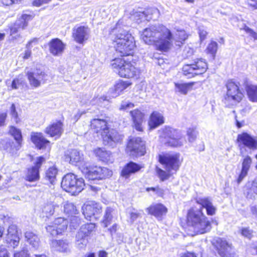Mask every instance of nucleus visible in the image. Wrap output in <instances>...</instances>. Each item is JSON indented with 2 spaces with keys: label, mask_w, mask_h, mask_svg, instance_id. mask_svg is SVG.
Segmentation results:
<instances>
[{
  "label": "nucleus",
  "mask_w": 257,
  "mask_h": 257,
  "mask_svg": "<svg viewBox=\"0 0 257 257\" xmlns=\"http://www.w3.org/2000/svg\"><path fill=\"white\" fill-rule=\"evenodd\" d=\"M141 37L146 44L154 45L161 51H167L170 48L173 38L171 31L163 25L145 29Z\"/></svg>",
  "instance_id": "nucleus-1"
},
{
  "label": "nucleus",
  "mask_w": 257,
  "mask_h": 257,
  "mask_svg": "<svg viewBox=\"0 0 257 257\" xmlns=\"http://www.w3.org/2000/svg\"><path fill=\"white\" fill-rule=\"evenodd\" d=\"M187 223L189 230L196 234H203L211 229L210 222L203 213L201 208L190 209L187 213Z\"/></svg>",
  "instance_id": "nucleus-2"
},
{
  "label": "nucleus",
  "mask_w": 257,
  "mask_h": 257,
  "mask_svg": "<svg viewBox=\"0 0 257 257\" xmlns=\"http://www.w3.org/2000/svg\"><path fill=\"white\" fill-rule=\"evenodd\" d=\"M110 65L114 71L121 77L132 78L139 73L138 68L130 61L123 58H117L112 60Z\"/></svg>",
  "instance_id": "nucleus-3"
},
{
  "label": "nucleus",
  "mask_w": 257,
  "mask_h": 257,
  "mask_svg": "<svg viewBox=\"0 0 257 257\" xmlns=\"http://www.w3.org/2000/svg\"><path fill=\"white\" fill-rule=\"evenodd\" d=\"M85 186L83 179L77 178L73 174H67L62 179L61 187L65 191L72 195H76L81 192Z\"/></svg>",
  "instance_id": "nucleus-4"
},
{
  "label": "nucleus",
  "mask_w": 257,
  "mask_h": 257,
  "mask_svg": "<svg viewBox=\"0 0 257 257\" xmlns=\"http://www.w3.org/2000/svg\"><path fill=\"white\" fill-rule=\"evenodd\" d=\"M238 84L232 81H228L226 83L227 91L223 100L226 106H233L242 100L243 94L240 90Z\"/></svg>",
  "instance_id": "nucleus-5"
},
{
  "label": "nucleus",
  "mask_w": 257,
  "mask_h": 257,
  "mask_svg": "<svg viewBox=\"0 0 257 257\" xmlns=\"http://www.w3.org/2000/svg\"><path fill=\"white\" fill-rule=\"evenodd\" d=\"M81 172L89 180H100L110 177L112 171L107 168L86 165L81 167Z\"/></svg>",
  "instance_id": "nucleus-6"
},
{
  "label": "nucleus",
  "mask_w": 257,
  "mask_h": 257,
  "mask_svg": "<svg viewBox=\"0 0 257 257\" xmlns=\"http://www.w3.org/2000/svg\"><path fill=\"white\" fill-rule=\"evenodd\" d=\"M207 68V63L204 59H198L193 63L184 65L182 71L183 74L187 78H192L204 73Z\"/></svg>",
  "instance_id": "nucleus-7"
},
{
  "label": "nucleus",
  "mask_w": 257,
  "mask_h": 257,
  "mask_svg": "<svg viewBox=\"0 0 257 257\" xmlns=\"http://www.w3.org/2000/svg\"><path fill=\"white\" fill-rule=\"evenodd\" d=\"M180 154L174 153L159 156L160 162L164 165L165 169L169 172H177L181 166L182 161Z\"/></svg>",
  "instance_id": "nucleus-8"
},
{
  "label": "nucleus",
  "mask_w": 257,
  "mask_h": 257,
  "mask_svg": "<svg viewBox=\"0 0 257 257\" xmlns=\"http://www.w3.org/2000/svg\"><path fill=\"white\" fill-rule=\"evenodd\" d=\"M164 135L167 140L166 143L172 147H180L185 141L179 130L170 127H166L164 129Z\"/></svg>",
  "instance_id": "nucleus-9"
},
{
  "label": "nucleus",
  "mask_w": 257,
  "mask_h": 257,
  "mask_svg": "<svg viewBox=\"0 0 257 257\" xmlns=\"http://www.w3.org/2000/svg\"><path fill=\"white\" fill-rule=\"evenodd\" d=\"M26 75L30 86L34 88L39 87L42 84L45 83L48 79L47 74L39 69L27 71Z\"/></svg>",
  "instance_id": "nucleus-10"
},
{
  "label": "nucleus",
  "mask_w": 257,
  "mask_h": 257,
  "mask_svg": "<svg viewBox=\"0 0 257 257\" xmlns=\"http://www.w3.org/2000/svg\"><path fill=\"white\" fill-rule=\"evenodd\" d=\"M237 141L240 148V154L244 155L243 149L246 147L250 150L257 149V137H253L247 133H242L238 135Z\"/></svg>",
  "instance_id": "nucleus-11"
},
{
  "label": "nucleus",
  "mask_w": 257,
  "mask_h": 257,
  "mask_svg": "<svg viewBox=\"0 0 257 257\" xmlns=\"http://www.w3.org/2000/svg\"><path fill=\"white\" fill-rule=\"evenodd\" d=\"M127 150L130 155L135 156H142L146 153L145 143L141 138L131 139L127 144Z\"/></svg>",
  "instance_id": "nucleus-12"
},
{
  "label": "nucleus",
  "mask_w": 257,
  "mask_h": 257,
  "mask_svg": "<svg viewBox=\"0 0 257 257\" xmlns=\"http://www.w3.org/2000/svg\"><path fill=\"white\" fill-rule=\"evenodd\" d=\"M82 210L85 218L91 221L97 219L100 217L102 207L99 203L90 202L85 205L82 207Z\"/></svg>",
  "instance_id": "nucleus-13"
},
{
  "label": "nucleus",
  "mask_w": 257,
  "mask_h": 257,
  "mask_svg": "<svg viewBox=\"0 0 257 257\" xmlns=\"http://www.w3.org/2000/svg\"><path fill=\"white\" fill-rule=\"evenodd\" d=\"M110 35L113 41L116 44L118 43V41L121 40L120 42H126V40H133L134 37L125 30L119 24L117 23L114 28L111 29L110 32Z\"/></svg>",
  "instance_id": "nucleus-14"
},
{
  "label": "nucleus",
  "mask_w": 257,
  "mask_h": 257,
  "mask_svg": "<svg viewBox=\"0 0 257 257\" xmlns=\"http://www.w3.org/2000/svg\"><path fill=\"white\" fill-rule=\"evenodd\" d=\"M68 221L64 218L59 217L55 219L53 222L48 225L46 228L47 232L52 236L61 233L67 229Z\"/></svg>",
  "instance_id": "nucleus-15"
},
{
  "label": "nucleus",
  "mask_w": 257,
  "mask_h": 257,
  "mask_svg": "<svg viewBox=\"0 0 257 257\" xmlns=\"http://www.w3.org/2000/svg\"><path fill=\"white\" fill-rule=\"evenodd\" d=\"M45 161L44 157L42 156L37 157L34 162V165L28 169L26 180L29 182L38 180L40 178L39 169Z\"/></svg>",
  "instance_id": "nucleus-16"
},
{
  "label": "nucleus",
  "mask_w": 257,
  "mask_h": 257,
  "mask_svg": "<svg viewBox=\"0 0 257 257\" xmlns=\"http://www.w3.org/2000/svg\"><path fill=\"white\" fill-rule=\"evenodd\" d=\"M159 16V11L157 8H151L144 12H136L133 15L134 20L138 23L151 19L156 20Z\"/></svg>",
  "instance_id": "nucleus-17"
},
{
  "label": "nucleus",
  "mask_w": 257,
  "mask_h": 257,
  "mask_svg": "<svg viewBox=\"0 0 257 257\" xmlns=\"http://www.w3.org/2000/svg\"><path fill=\"white\" fill-rule=\"evenodd\" d=\"M33 16L30 15L23 14L21 17L17 20L15 23L10 29V34L15 39L19 37V35L15 36V34L21 30L25 29L28 26V22L31 20Z\"/></svg>",
  "instance_id": "nucleus-18"
},
{
  "label": "nucleus",
  "mask_w": 257,
  "mask_h": 257,
  "mask_svg": "<svg viewBox=\"0 0 257 257\" xmlns=\"http://www.w3.org/2000/svg\"><path fill=\"white\" fill-rule=\"evenodd\" d=\"M121 40L118 41V43L115 44V50L120 53L121 56H127L132 55L136 47L134 39L126 40V42H121Z\"/></svg>",
  "instance_id": "nucleus-19"
},
{
  "label": "nucleus",
  "mask_w": 257,
  "mask_h": 257,
  "mask_svg": "<svg viewBox=\"0 0 257 257\" xmlns=\"http://www.w3.org/2000/svg\"><path fill=\"white\" fill-rule=\"evenodd\" d=\"M90 30L87 27L79 26L73 30L72 36L78 43L82 44L89 38Z\"/></svg>",
  "instance_id": "nucleus-20"
},
{
  "label": "nucleus",
  "mask_w": 257,
  "mask_h": 257,
  "mask_svg": "<svg viewBox=\"0 0 257 257\" xmlns=\"http://www.w3.org/2000/svg\"><path fill=\"white\" fill-rule=\"evenodd\" d=\"M6 240L7 243L14 248L18 245L20 238L17 235L16 225L12 224L9 226L7 230Z\"/></svg>",
  "instance_id": "nucleus-21"
},
{
  "label": "nucleus",
  "mask_w": 257,
  "mask_h": 257,
  "mask_svg": "<svg viewBox=\"0 0 257 257\" xmlns=\"http://www.w3.org/2000/svg\"><path fill=\"white\" fill-rule=\"evenodd\" d=\"M48 46L50 53L55 56L61 55L65 48V45L58 38L52 39Z\"/></svg>",
  "instance_id": "nucleus-22"
},
{
  "label": "nucleus",
  "mask_w": 257,
  "mask_h": 257,
  "mask_svg": "<svg viewBox=\"0 0 257 257\" xmlns=\"http://www.w3.org/2000/svg\"><path fill=\"white\" fill-rule=\"evenodd\" d=\"M218 244L217 247L219 254L221 257H233V252L230 244L225 240L218 238L217 240Z\"/></svg>",
  "instance_id": "nucleus-23"
},
{
  "label": "nucleus",
  "mask_w": 257,
  "mask_h": 257,
  "mask_svg": "<svg viewBox=\"0 0 257 257\" xmlns=\"http://www.w3.org/2000/svg\"><path fill=\"white\" fill-rule=\"evenodd\" d=\"M196 202L201 206V209H206L208 215L213 216L215 214L216 208L213 205L212 199L210 197L198 198Z\"/></svg>",
  "instance_id": "nucleus-24"
},
{
  "label": "nucleus",
  "mask_w": 257,
  "mask_h": 257,
  "mask_svg": "<svg viewBox=\"0 0 257 257\" xmlns=\"http://www.w3.org/2000/svg\"><path fill=\"white\" fill-rule=\"evenodd\" d=\"M102 138L104 143L111 146H113V143L119 142L122 139V137L119 135L115 130H112L110 131H107L105 134L102 135Z\"/></svg>",
  "instance_id": "nucleus-25"
},
{
  "label": "nucleus",
  "mask_w": 257,
  "mask_h": 257,
  "mask_svg": "<svg viewBox=\"0 0 257 257\" xmlns=\"http://www.w3.org/2000/svg\"><path fill=\"white\" fill-rule=\"evenodd\" d=\"M132 84L130 81L118 80L116 82L114 87L109 89V93L111 97H116Z\"/></svg>",
  "instance_id": "nucleus-26"
},
{
  "label": "nucleus",
  "mask_w": 257,
  "mask_h": 257,
  "mask_svg": "<svg viewBox=\"0 0 257 257\" xmlns=\"http://www.w3.org/2000/svg\"><path fill=\"white\" fill-rule=\"evenodd\" d=\"M62 126V123L59 121L54 122L46 128L45 132L52 137L58 138L63 133Z\"/></svg>",
  "instance_id": "nucleus-27"
},
{
  "label": "nucleus",
  "mask_w": 257,
  "mask_h": 257,
  "mask_svg": "<svg viewBox=\"0 0 257 257\" xmlns=\"http://www.w3.org/2000/svg\"><path fill=\"white\" fill-rule=\"evenodd\" d=\"M91 128L96 133H100L101 136L107 131V122L105 119L94 118L91 121Z\"/></svg>",
  "instance_id": "nucleus-28"
},
{
  "label": "nucleus",
  "mask_w": 257,
  "mask_h": 257,
  "mask_svg": "<svg viewBox=\"0 0 257 257\" xmlns=\"http://www.w3.org/2000/svg\"><path fill=\"white\" fill-rule=\"evenodd\" d=\"M31 140L39 149H45L50 144V142L40 133H32Z\"/></svg>",
  "instance_id": "nucleus-29"
},
{
  "label": "nucleus",
  "mask_w": 257,
  "mask_h": 257,
  "mask_svg": "<svg viewBox=\"0 0 257 257\" xmlns=\"http://www.w3.org/2000/svg\"><path fill=\"white\" fill-rule=\"evenodd\" d=\"M64 160L71 164H76L83 160V155L77 150H71L66 152Z\"/></svg>",
  "instance_id": "nucleus-30"
},
{
  "label": "nucleus",
  "mask_w": 257,
  "mask_h": 257,
  "mask_svg": "<svg viewBox=\"0 0 257 257\" xmlns=\"http://www.w3.org/2000/svg\"><path fill=\"white\" fill-rule=\"evenodd\" d=\"M148 213L158 218H161L167 212V208L162 204L152 205L146 209Z\"/></svg>",
  "instance_id": "nucleus-31"
},
{
  "label": "nucleus",
  "mask_w": 257,
  "mask_h": 257,
  "mask_svg": "<svg viewBox=\"0 0 257 257\" xmlns=\"http://www.w3.org/2000/svg\"><path fill=\"white\" fill-rule=\"evenodd\" d=\"M164 123L163 114L158 111H154L151 114L149 121V125L151 129L155 128Z\"/></svg>",
  "instance_id": "nucleus-32"
},
{
  "label": "nucleus",
  "mask_w": 257,
  "mask_h": 257,
  "mask_svg": "<svg viewBox=\"0 0 257 257\" xmlns=\"http://www.w3.org/2000/svg\"><path fill=\"white\" fill-rule=\"evenodd\" d=\"M95 155L102 162L112 163L114 160L113 155L104 149L97 148L94 150Z\"/></svg>",
  "instance_id": "nucleus-33"
},
{
  "label": "nucleus",
  "mask_w": 257,
  "mask_h": 257,
  "mask_svg": "<svg viewBox=\"0 0 257 257\" xmlns=\"http://www.w3.org/2000/svg\"><path fill=\"white\" fill-rule=\"evenodd\" d=\"M130 113L133 120L134 127L136 130L140 132L143 131V113L138 109L131 111Z\"/></svg>",
  "instance_id": "nucleus-34"
},
{
  "label": "nucleus",
  "mask_w": 257,
  "mask_h": 257,
  "mask_svg": "<svg viewBox=\"0 0 257 257\" xmlns=\"http://www.w3.org/2000/svg\"><path fill=\"white\" fill-rule=\"evenodd\" d=\"M142 168V167L138 164L130 162L124 167L121 171V175L122 177L127 178L131 174L139 171Z\"/></svg>",
  "instance_id": "nucleus-35"
},
{
  "label": "nucleus",
  "mask_w": 257,
  "mask_h": 257,
  "mask_svg": "<svg viewBox=\"0 0 257 257\" xmlns=\"http://www.w3.org/2000/svg\"><path fill=\"white\" fill-rule=\"evenodd\" d=\"M59 207L58 204L54 202L46 203L42 208V215L44 217H49L53 215Z\"/></svg>",
  "instance_id": "nucleus-36"
},
{
  "label": "nucleus",
  "mask_w": 257,
  "mask_h": 257,
  "mask_svg": "<svg viewBox=\"0 0 257 257\" xmlns=\"http://www.w3.org/2000/svg\"><path fill=\"white\" fill-rule=\"evenodd\" d=\"M55 249L62 252L70 251L69 243L66 240H56L52 242Z\"/></svg>",
  "instance_id": "nucleus-37"
},
{
  "label": "nucleus",
  "mask_w": 257,
  "mask_h": 257,
  "mask_svg": "<svg viewBox=\"0 0 257 257\" xmlns=\"http://www.w3.org/2000/svg\"><path fill=\"white\" fill-rule=\"evenodd\" d=\"M27 241L34 248H37L39 245V239L38 236L31 231H27L25 233Z\"/></svg>",
  "instance_id": "nucleus-38"
},
{
  "label": "nucleus",
  "mask_w": 257,
  "mask_h": 257,
  "mask_svg": "<svg viewBox=\"0 0 257 257\" xmlns=\"http://www.w3.org/2000/svg\"><path fill=\"white\" fill-rule=\"evenodd\" d=\"M194 85V83H175V90L182 94H186L188 91H190Z\"/></svg>",
  "instance_id": "nucleus-39"
},
{
  "label": "nucleus",
  "mask_w": 257,
  "mask_h": 257,
  "mask_svg": "<svg viewBox=\"0 0 257 257\" xmlns=\"http://www.w3.org/2000/svg\"><path fill=\"white\" fill-rule=\"evenodd\" d=\"M114 209L110 207H107L105 210L103 216L102 223L104 227H106L112 223Z\"/></svg>",
  "instance_id": "nucleus-40"
},
{
  "label": "nucleus",
  "mask_w": 257,
  "mask_h": 257,
  "mask_svg": "<svg viewBox=\"0 0 257 257\" xmlns=\"http://www.w3.org/2000/svg\"><path fill=\"white\" fill-rule=\"evenodd\" d=\"M88 243V239L85 235L77 232L75 238V245L79 248L82 249L85 247Z\"/></svg>",
  "instance_id": "nucleus-41"
},
{
  "label": "nucleus",
  "mask_w": 257,
  "mask_h": 257,
  "mask_svg": "<svg viewBox=\"0 0 257 257\" xmlns=\"http://www.w3.org/2000/svg\"><path fill=\"white\" fill-rule=\"evenodd\" d=\"M95 228V224L94 223H87L82 225L78 232L87 237L94 231Z\"/></svg>",
  "instance_id": "nucleus-42"
},
{
  "label": "nucleus",
  "mask_w": 257,
  "mask_h": 257,
  "mask_svg": "<svg viewBox=\"0 0 257 257\" xmlns=\"http://www.w3.org/2000/svg\"><path fill=\"white\" fill-rule=\"evenodd\" d=\"M57 173L58 170L56 167H50L46 172V179L48 180L50 183L53 184L56 180Z\"/></svg>",
  "instance_id": "nucleus-43"
},
{
  "label": "nucleus",
  "mask_w": 257,
  "mask_h": 257,
  "mask_svg": "<svg viewBox=\"0 0 257 257\" xmlns=\"http://www.w3.org/2000/svg\"><path fill=\"white\" fill-rule=\"evenodd\" d=\"M64 212L69 215L76 214L77 213V210L73 203L67 201L64 203Z\"/></svg>",
  "instance_id": "nucleus-44"
},
{
  "label": "nucleus",
  "mask_w": 257,
  "mask_h": 257,
  "mask_svg": "<svg viewBox=\"0 0 257 257\" xmlns=\"http://www.w3.org/2000/svg\"><path fill=\"white\" fill-rule=\"evenodd\" d=\"M9 133L13 136L17 142L20 144L22 140V133L20 130L16 128L15 126H11L9 130Z\"/></svg>",
  "instance_id": "nucleus-45"
},
{
  "label": "nucleus",
  "mask_w": 257,
  "mask_h": 257,
  "mask_svg": "<svg viewBox=\"0 0 257 257\" xmlns=\"http://www.w3.org/2000/svg\"><path fill=\"white\" fill-rule=\"evenodd\" d=\"M247 93L250 100L257 102V86H249L247 89Z\"/></svg>",
  "instance_id": "nucleus-46"
},
{
  "label": "nucleus",
  "mask_w": 257,
  "mask_h": 257,
  "mask_svg": "<svg viewBox=\"0 0 257 257\" xmlns=\"http://www.w3.org/2000/svg\"><path fill=\"white\" fill-rule=\"evenodd\" d=\"M218 49V44L217 43L213 41H211L210 43L208 45L207 48L206 49V52L208 54H210L211 55L212 57L214 59L215 56V54L217 52Z\"/></svg>",
  "instance_id": "nucleus-47"
},
{
  "label": "nucleus",
  "mask_w": 257,
  "mask_h": 257,
  "mask_svg": "<svg viewBox=\"0 0 257 257\" xmlns=\"http://www.w3.org/2000/svg\"><path fill=\"white\" fill-rule=\"evenodd\" d=\"M28 250L26 246L24 244L21 245V250L15 251L14 254V257H29Z\"/></svg>",
  "instance_id": "nucleus-48"
},
{
  "label": "nucleus",
  "mask_w": 257,
  "mask_h": 257,
  "mask_svg": "<svg viewBox=\"0 0 257 257\" xmlns=\"http://www.w3.org/2000/svg\"><path fill=\"white\" fill-rule=\"evenodd\" d=\"M24 75L23 74L19 75L17 78L13 80L12 88L15 89H18L19 85H22L24 83Z\"/></svg>",
  "instance_id": "nucleus-49"
},
{
  "label": "nucleus",
  "mask_w": 257,
  "mask_h": 257,
  "mask_svg": "<svg viewBox=\"0 0 257 257\" xmlns=\"http://www.w3.org/2000/svg\"><path fill=\"white\" fill-rule=\"evenodd\" d=\"M187 135L189 142H193L196 140L198 133L196 131L195 128L190 127L187 130Z\"/></svg>",
  "instance_id": "nucleus-50"
},
{
  "label": "nucleus",
  "mask_w": 257,
  "mask_h": 257,
  "mask_svg": "<svg viewBox=\"0 0 257 257\" xmlns=\"http://www.w3.org/2000/svg\"><path fill=\"white\" fill-rule=\"evenodd\" d=\"M156 172L158 177L162 181L168 179L170 176V174L158 167L156 168Z\"/></svg>",
  "instance_id": "nucleus-51"
},
{
  "label": "nucleus",
  "mask_w": 257,
  "mask_h": 257,
  "mask_svg": "<svg viewBox=\"0 0 257 257\" xmlns=\"http://www.w3.org/2000/svg\"><path fill=\"white\" fill-rule=\"evenodd\" d=\"M175 37L177 41L182 42L187 39L188 35L184 30H181L177 31Z\"/></svg>",
  "instance_id": "nucleus-52"
},
{
  "label": "nucleus",
  "mask_w": 257,
  "mask_h": 257,
  "mask_svg": "<svg viewBox=\"0 0 257 257\" xmlns=\"http://www.w3.org/2000/svg\"><path fill=\"white\" fill-rule=\"evenodd\" d=\"M251 159L249 156H246L242 163V169L248 171L251 164Z\"/></svg>",
  "instance_id": "nucleus-53"
},
{
  "label": "nucleus",
  "mask_w": 257,
  "mask_h": 257,
  "mask_svg": "<svg viewBox=\"0 0 257 257\" xmlns=\"http://www.w3.org/2000/svg\"><path fill=\"white\" fill-rule=\"evenodd\" d=\"M252 230L250 229L248 227L242 228L241 229L242 235L249 239L252 237Z\"/></svg>",
  "instance_id": "nucleus-54"
},
{
  "label": "nucleus",
  "mask_w": 257,
  "mask_h": 257,
  "mask_svg": "<svg viewBox=\"0 0 257 257\" xmlns=\"http://www.w3.org/2000/svg\"><path fill=\"white\" fill-rule=\"evenodd\" d=\"M80 223V219L78 217L76 216H72L70 219V226H72L73 228L77 227Z\"/></svg>",
  "instance_id": "nucleus-55"
},
{
  "label": "nucleus",
  "mask_w": 257,
  "mask_h": 257,
  "mask_svg": "<svg viewBox=\"0 0 257 257\" xmlns=\"http://www.w3.org/2000/svg\"><path fill=\"white\" fill-rule=\"evenodd\" d=\"M51 0H34L32 4L35 7H40L43 5L47 4L51 2Z\"/></svg>",
  "instance_id": "nucleus-56"
},
{
  "label": "nucleus",
  "mask_w": 257,
  "mask_h": 257,
  "mask_svg": "<svg viewBox=\"0 0 257 257\" xmlns=\"http://www.w3.org/2000/svg\"><path fill=\"white\" fill-rule=\"evenodd\" d=\"M134 106V105L133 103L127 101H123L122 102L120 109L122 110H126L128 108H132Z\"/></svg>",
  "instance_id": "nucleus-57"
},
{
  "label": "nucleus",
  "mask_w": 257,
  "mask_h": 257,
  "mask_svg": "<svg viewBox=\"0 0 257 257\" xmlns=\"http://www.w3.org/2000/svg\"><path fill=\"white\" fill-rule=\"evenodd\" d=\"M11 114L12 116L15 119V121L17 122L18 119V113L16 110V107L14 104H12L11 107Z\"/></svg>",
  "instance_id": "nucleus-58"
},
{
  "label": "nucleus",
  "mask_w": 257,
  "mask_h": 257,
  "mask_svg": "<svg viewBox=\"0 0 257 257\" xmlns=\"http://www.w3.org/2000/svg\"><path fill=\"white\" fill-rule=\"evenodd\" d=\"M246 33L249 34L251 37L255 39H257V33L254 32L252 29L247 26H245L243 28Z\"/></svg>",
  "instance_id": "nucleus-59"
},
{
  "label": "nucleus",
  "mask_w": 257,
  "mask_h": 257,
  "mask_svg": "<svg viewBox=\"0 0 257 257\" xmlns=\"http://www.w3.org/2000/svg\"><path fill=\"white\" fill-rule=\"evenodd\" d=\"M0 257H10L7 249L3 246H0Z\"/></svg>",
  "instance_id": "nucleus-60"
},
{
  "label": "nucleus",
  "mask_w": 257,
  "mask_h": 257,
  "mask_svg": "<svg viewBox=\"0 0 257 257\" xmlns=\"http://www.w3.org/2000/svg\"><path fill=\"white\" fill-rule=\"evenodd\" d=\"M248 171L241 169V171L237 179V182L239 183L246 176Z\"/></svg>",
  "instance_id": "nucleus-61"
},
{
  "label": "nucleus",
  "mask_w": 257,
  "mask_h": 257,
  "mask_svg": "<svg viewBox=\"0 0 257 257\" xmlns=\"http://www.w3.org/2000/svg\"><path fill=\"white\" fill-rule=\"evenodd\" d=\"M199 35L201 41H203L205 39L207 35V32L204 29L201 28L199 29Z\"/></svg>",
  "instance_id": "nucleus-62"
},
{
  "label": "nucleus",
  "mask_w": 257,
  "mask_h": 257,
  "mask_svg": "<svg viewBox=\"0 0 257 257\" xmlns=\"http://www.w3.org/2000/svg\"><path fill=\"white\" fill-rule=\"evenodd\" d=\"M252 191L257 194V177L254 179L252 183L251 187L250 189V192H251Z\"/></svg>",
  "instance_id": "nucleus-63"
},
{
  "label": "nucleus",
  "mask_w": 257,
  "mask_h": 257,
  "mask_svg": "<svg viewBox=\"0 0 257 257\" xmlns=\"http://www.w3.org/2000/svg\"><path fill=\"white\" fill-rule=\"evenodd\" d=\"M140 214L138 212H132L130 213V219L131 223H133L140 216Z\"/></svg>",
  "instance_id": "nucleus-64"
}]
</instances>
